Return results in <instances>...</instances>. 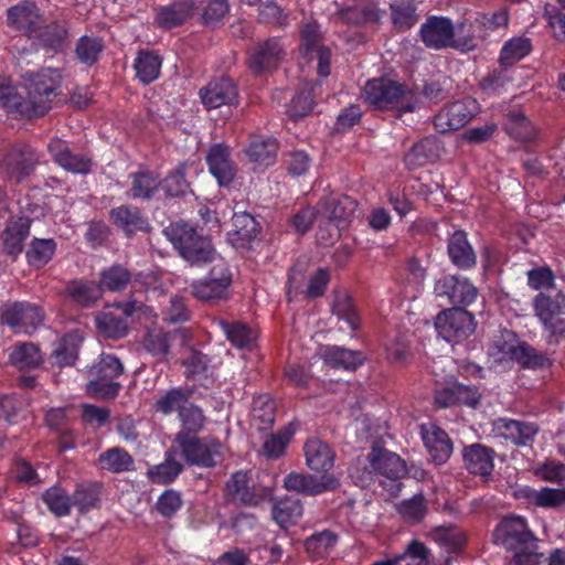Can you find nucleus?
<instances>
[{
	"instance_id": "obj_2",
	"label": "nucleus",
	"mask_w": 565,
	"mask_h": 565,
	"mask_svg": "<svg viewBox=\"0 0 565 565\" xmlns=\"http://www.w3.org/2000/svg\"><path fill=\"white\" fill-rule=\"evenodd\" d=\"M494 540L513 553L512 565H539L537 540L524 518L504 519L495 529Z\"/></svg>"
},
{
	"instance_id": "obj_7",
	"label": "nucleus",
	"mask_w": 565,
	"mask_h": 565,
	"mask_svg": "<svg viewBox=\"0 0 565 565\" xmlns=\"http://www.w3.org/2000/svg\"><path fill=\"white\" fill-rule=\"evenodd\" d=\"M494 362L515 361L524 367H541L545 364L546 358L539 354L532 347L518 340L515 333L503 331L497 339L490 351Z\"/></svg>"
},
{
	"instance_id": "obj_44",
	"label": "nucleus",
	"mask_w": 565,
	"mask_h": 565,
	"mask_svg": "<svg viewBox=\"0 0 565 565\" xmlns=\"http://www.w3.org/2000/svg\"><path fill=\"white\" fill-rule=\"evenodd\" d=\"M67 30L65 25L60 23H53L46 25L45 23L39 30L36 35H33V40L38 41L39 45L43 49L58 52L64 47Z\"/></svg>"
},
{
	"instance_id": "obj_41",
	"label": "nucleus",
	"mask_w": 565,
	"mask_h": 565,
	"mask_svg": "<svg viewBox=\"0 0 565 565\" xmlns=\"http://www.w3.org/2000/svg\"><path fill=\"white\" fill-rule=\"evenodd\" d=\"M193 0H180L169 7H163L157 12V22L163 28H173L183 23L193 10Z\"/></svg>"
},
{
	"instance_id": "obj_40",
	"label": "nucleus",
	"mask_w": 565,
	"mask_h": 565,
	"mask_svg": "<svg viewBox=\"0 0 565 565\" xmlns=\"http://www.w3.org/2000/svg\"><path fill=\"white\" fill-rule=\"evenodd\" d=\"M276 406L269 395H259L253 399L252 424L258 430L270 428L275 422Z\"/></svg>"
},
{
	"instance_id": "obj_57",
	"label": "nucleus",
	"mask_w": 565,
	"mask_h": 565,
	"mask_svg": "<svg viewBox=\"0 0 565 565\" xmlns=\"http://www.w3.org/2000/svg\"><path fill=\"white\" fill-rule=\"evenodd\" d=\"M531 51V42L526 38H514L508 41L500 54V61L504 65H512L522 60Z\"/></svg>"
},
{
	"instance_id": "obj_50",
	"label": "nucleus",
	"mask_w": 565,
	"mask_h": 565,
	"mask_svg": "<svg viewBox=\"0 0 565 565\" xmlns=\"http://www.w3.org/2000/svg\"><path fill=\"white\" fill-rule=\"evenodd\" d=\"M99 465L111 472H122L132 468L134 459L126 450L114 447L100 454Z\"/></svg>"
},
{
	"instance_id": "obj_21",
	"label": "nucleus",
	"mask_w": 565,
	"mask_h": 565,
	"mask_svg": "<svg viewBox=\"0 0 565 565\" xmlns=\"http://www.w3.org/2000/svg\"><path fill=\"white\" fill-rule=\"evenodd\" d=\"M49 151L54 161L66 171L86 174L92 170V159L86 154L72 152L61 139L52 140L49 143Z\"/></svg>"
},
{
	"instance_id": "obj_52",
	"label": "nucleus",
	"mask_w": 565,
	"mask_h": 565,
	"mask_svg": "<svg viewBox=\"0 0 565 565\" xmlns=\"http://www.w3.org/2000/svg\"><path fill=\"white\" fill-rule=\"evenodd\" d=\"M505 130L513 138L529 141L535 137V128L521 111H512L505 120Z\"/></svg>"
},
{
	"instance_id": "obj_20",
	"label": "nucleus",
	"mask_w": 565,
	"mask_h": 565,
	"mask_svg": "<svg viewBox=\"0 0 565 565\" xmlns=\"http://www.w3.org/2000/svg\"><path fill=\"white\" fill-rule=\"evenodd\" d=\"M484 25H487L484 18H480L478 13L465 18L456 26L455 49L463 52L477 49L487 35Z\"/></svg>"
},
{
	"instance_id": "obj_22",
	"label": "nucleus",
	"mask_w": 565,
	"mask_h": 565,
	"mask_svg": "<svg viewBox=\"0 0 565 565\" xmlns=\"http://www.w3.org/2000/svg\"><path fill=\"white\" fill-rule=\"evenodd\" d=\"M330 280L329 271L324 268H319L313 275L310 276L306 290L302 289L305 277L303 273L298 268H292L288 278V297L305 292L310 298H317L323 295Z\"/></svg>"
},
{
	"instance_id": "obj_16",
	"label": "nucleus",
	"mask_w": 565,
	"mask_h": 565,
	"mask_svg": "<svg viewBox=\"0 0 565 565\" xmlns=\"http://www.w3.org/2000/svg\"><path fill=\"white\" fill-rule=\"evenodd\" d=\"M35 162V157L29 148L14 147L0 164V177L12 183H20L32 173Z\"/></svg>"
},
{
	"instance_id": "obj_62",
	"label": "nucleus",
	"mask_w": 565,
	"mask_h": 565,
	"mask_svg": "<svg viewBox=\"0 0 565 565\" xmlns=\"http://www.w3.org/2000/svg\"><path fill=\"white\" fill-rule=\"evenodd\" d=\"M56 245L53 239H34L28 250L29 263L33 266H44L52 258Z\"/></svg>"
},
{
	"instance_id": "obj_29",
	"label": "nucleus",
	"mask_w": 565,
	"mask_h": 565,
	"mask_svg": "<svg viewBox=\"0 0 565 565\" xmlns=\"http://www.w3.org/2000/svg\"><path fill=\"white\" fill-rule=\"evenodd\" d=\"M337 483V480L330 476H323L321 480H318L313 476L299 473H290L284 481L286 489L308 494H318L326 490L334 489Z\"/></svg>"
},
{
	"instance_id": "obj_48",
	"label": "nucleus",
	"mask_w": 565,
	"mask_h": 565,
	"mask_svg": "<svg viewBox=\"0 0 565 565\" xmlns=\"http://www.w3.org/2000/svg\"><path fill=\"white\" fill-rule=\"evenodd\" d=\"M81 341L77 333H68L62 338L53 351L55 363L60 366L72 365L77 359Z\"/></svg>"
},
{
	"instance_id": "obj_63",
	"label": "nucleus",
	"mask_w": 565,
	"mask_h": 565,
	"mask_svg": "<svg viewBox=\"0 0 565 565\" xmlns=\"http://www.w3.org/2000/svg\"><path fill=\"white\" fill-rule=\"evenodd\" d=\"M315 85L306 84V86L291 99L288 114L292 118H299L308 115L313 108L312 92Z\"/></svg>"
},
{
	"instance_id": "obj_59",
	"label": "nucleus",
	"mask_w": 565,
	"mask_h": 565,
	"mask_svg": "<svg viewBox=\"0 0 565 565\" xmlns=\"http://www.w3.org/2000/svg\"><path fill=\"white\" fill-rule=\"evenodd\" d=\"M20 86H14L10 78L0 76V108L20 115Z\"/></svg>"
},
{
	"instance_id": "obj_8",
	"label": "nucleus",
	"mask_w": 565,
	"mask_h": 565,
	"mask_svg": "<svg viewBox=\"0 0 565 565\" xmlns=\"http://www.w3.org/2000/svg\"><path fill=\"white\" fill-rule=\"evenodd\" d=\"M124 372L121 362L111 354H102L89 370L87 393L93 397L114 398L120 384L116 381Z\"/></svg>"
},
{
	"instance_id": "obj_46",
	"label": "nucleus",
	"mask_w": 565,
	"mask_h": 565,
	"mask_svg": "<svg viewBox=\"0 0 565 565\" xmlns=\"http://www.w3.org/2000/svg\"><path fill=\"white\" fill-rule=\"evenodd\" d=\"M160 68L161 58L152 52H140L135 61L137 77L143 84H149L157 79L160 74Z\"/></svg>"
},
{
	"instance_id": "obj_26",
	"label": "nucleus",
	"mask_w": 565,
	"mask_h": 565,
	"mask_svg": "<svg viewBox=\"0 0 565 565\" xmlns=\"http://www.w3.org/2000/svg\"><path fill=\"white\" fill-rule=\"evenodd\" d=\"M422 438L431 459L440 465L448 460L452 446L447 434L434 424L422 425Z\"/></svg>"
},
{
	"instance_id": "obj_4",
	"label": "nucleus",
	"mask_w": 565,
	"mask_h": 565,
	"mask_svg": "<svg viewBox=\"0 0 565 565\" xmlns=\"http://www.w3.org/2000/svg\"><path fill=\"white\" fill-rule=\"evenodd\" d=\"M164 235L179 250L180 255L191 265H203L222 259L211 245V242L203 235H199L188 224L175 223L164 230Z\"/></svg>"
},
{
	"instance_id": "obj_60",
	"label": "nucleus",
	"mask_w": 565,
	"mask_h": 565,
	"mask_svg": "<svg viewBox=\"0 0 565 565\" xmlns=\"http://www.w3.org/2000/svg\"><path fill=\"white\" fill-rule=\"evenodd\" d=\"M332 310L340 320H343L348 324L349 329H358L360 324V318L351 298L347 294L337 295L333 301Z\"/></svg>"
},
{
	"instance_id": "obj_35",
	"label": "nucleus",
	"mask_w": 565,
	"mask_h": 565,
	"mask_svg": "<svg viewBox=\"0 0 565 565\" xmlns=\"http://www.w3.org/2000/svg\"><path fill=\"white\" fill-rule=\"evenodd\" d=\"M180 455L177 445L173 443L170 450L166 452V460L148 470V476L156 483L172 482L182 471V465L177 460Z\"/></svg>"
},
{
	"instance_id": "obj_32",
	"label": "nucleus",
	"mask_w": 565,
	"mask_h": 565,
	"mask_svg": "<svg viewBox=\"0 0 565 565\" xmlns=\"http://www.w3.org/2000/svg\"><path fill=\"white\" fill-rule=\"evenodd\" d=\"M307 466L315 471L324 472L334 463V454L328 444L319 439H309L305 445Z\"/></svg>"
},
{
	"instance_id": "obj_64",
	"label": "nucleus",
	"mask_w": 565,
	"mask_h": 565,
	"mask_svg": "<svg viewBox=\"0 0 565 565\" xmlns=\"http://www.w3.org/2000/svg\"><path fill=\"white\" fill-rule=\"evenodd\" d=\"M43 501L50 511L57 516H64L70 513L72 501L61 488L54 487L49 489L43 494Z\"/></svg>"
},
{
	"instance_id": "obj_51",
	"label": "nucleus",
	"mask_w": 565,
	"mask_h": 565,
	"mask_svg": "<svg viewBox=\"0 0 565 565\" xmlns=\"http://www.w3.org/2000/svg\"><path fill=\"white\" fill-rule=\"evenodd\" d=\"M233 226L231 241L236 245L249 242L257 234V222L248 213L234 214Z\"/></svg>"
},
{
	"instance_id": "obj_61",
	"label": "nucleus",
	"mask_w": 565,
	"mask_h": 565,
	"mask_svg": "<svg viewBox=\"0 0 565 565\" xmlns=\"http://www.w3.org/2000/svg\"><path fill=\"white\" fill-rule=\"evenodd\" d=\"M186 164L182 163L169 173L160 183L167 195L180 196L184 195L189 190V183L185 180Z\"/></svg>"
},
{
	"instance_id": "obj_6",
	"label": "nucleus",
	"mask_w": 565,
	"mask_h": 565,
	"mask_svg": "<svg viewBox=\"0 0 565 565\" xmlns=\"http://www.w3.org/2000/svg\"><path fill=\"white\" fill-rule=\"evenodd\" d=\"M367 460L370 462L371 470L363 472V475L358 476L354 468L350 469V476L355 480V482L359 486L364 487L372 479V473L379 472L386 478V480L381 481L383 488L391 495H397L402 487L398 480L406 475L405 462L399 458V456L387 450L373 448L367 455Z\"/></svg>"
},
{
	"instance_id": "obj_9",
	"label": "nucleus",
	"mask_w": 565,
	"mask_h": 565,
	"mask_svg": "<svg viewBox=\"0 0 565 565\" xmlns=\"http://www.w3.org/2000/svg\"><path fill=\"white\" fill-rule=\"evenodd\" d=\"M174 444L189 465L213 467L223 458V446L214 439H200L180 431L175 435Z\"/></svg>"
},
{
	"instance_id": "obj_55",
	"label": "nucleus",
	"mask_w": 565,
	"mask_h": 565,
	"mask_svg": "<svg viewBox=\"0 0 565 565\" xmlns=\"http://www.w3.org/2000/svg\"><path fill=\"white\" fill-rule=\"evenodd\" d=\"M142 348L151 355L163 359L170 349V333L161 329H151L147 332Z\"/></svg>"
},
{
	"instance_id": "obj_14",
	"label": "nucleus",
	"mask_w": 565,
	"mask_h": 565,
	"mask_svg": "<svg viewBox=\"0 0 565 565\" xmlns=\"http://www.w3.org/2000/svg\"><path fill=\"white\" fill-rule=\"evenodd\" d=\"M438 298H444L450 305L469 306L478 297L477 288L466 278L447 275L438 279L434 288Z\"/></svg>"
},
{
	"instance_id": "obj_30",
	"label": "nucleus",
	"mask_w": 565,
	"mask_h": 565,
	"mask_svg": "<svg viewBox=\"0 0 565 565\" xmlns=\"http://www.w3.org/2000/svg\"><path fill=\"white\" fill-rule=\"evenodd\" d=\"M533 307L540 321H550L565 312V295L557 290L540 292L533 300Z\"/></svg>"
},
{
	"instance_id": "obj_45",
	"label": "nucleus",
	"mask_w": 565,
	"mask_h": 565,
	"mask_svg": "<svg viewBox=\"0 0 565 565\" xmlns=\"http://www.w3.org/2000/svg\"><path fill=\"white\" fill-rule=\"evenodd\" d=\"M226 338L238 349H252L255 344L257 332L242 322L221 323Z\"/></svg>"
},
{
	"instance_id": "obj_53",
	"label": "nucleus",
	"mask_w": 565,
	"mask_h": 565,
	"mask_svg": "<svg viewBox=\"0 0 565 565\" xmlns=\"http://www.w3.org/2000/svg\"><path fill=\"white\" fill-rule=\"evenodd\" d=\"M338 537L330 531H322L307 539L305 547L312 558L327 556L335 546Z\"/></svg>"
},
{
	"instance_id": "obj_24",
	"label": "nucleus",
	"mask_w": 565,
	"mask_h": 565,
	"mask_svg": "<svg viewBox=\"0 0 565 565\" xmlns=\"http://www.w3.org/2000/svg\"><path fill=\"white\" fill-rule=\"evenodd\" d=\"M209 170L221 186L232 183L236 168L231 160L230 149L224 145L213 146L206 158Z\"/></svg>"
},
{
	"instance_id": "obj_43",
	"label": "nucleus",
	"mask_w": 565,
	"mask_h": 565,
	"mask_svg": "<svg viewBox=\"0 0 565 565\" xmlns=\"http://www.w3.org/2000/svg\"><path fill=\"white\" fill-rule=\"evenodd\" d=\"M384 349L386 359L395 365L407 364L412 355L407 335L399 332L387 337Z\"/></svg>"
},
{
	"instance_id": "obj_56",
	"label": "nucleus",
	"mask_w": 565,
	"mask_h": 565,
	"mask_svg": "<svg viewBox=\"0 0 565 565\" xmlns=\"http://www.w3.org/2000/svg\"><path fill=\"white\" fill-rule=\"evenodd\" d=\"M131 178L130 195L134 199H149L160 185L157 175L151 172L134 173Z\"/></svg>"
},
{
	"instance_id": "obj_13",
	"label": "nucleus",
	"mask_w": 565,
	"mask_h": 565,
	"mask_svg": "<svg viewBox=\"0 0 565 565\" xmlns=\"http://www.w3.org/2000/svg\"><path fill=\"white\" fill-rule=\"evenodd\" d=\"M41 309L28 302L6 303L0 308V319L12 328L30 333L43 322Z\"/></svg>"
},
{
	"instance_id": "obj_37",
	"label": "nucleus",
	"mask_w": 565,
	"mask_h": 565,
	"mask_svg": "<svg viewBox=\"0 0 565 565\" xmlns=\"http://www.w3.org/2000/svg\"><path fill=\"white\" fill-rule=\"evenodd\" d=\"M114 223L127 235L148 230V222L140 215V212L127 205H121L111 211Z\"/></svg>"
},
{
	"instance_id": "obj_17",
	"label": "nucleus",
	"mask_w": 565,
	"mask_h": 565,
	"mask_svg": "<svg viewBox=\"0 0 565 565\" xmlns=\"http://www.w3.org/2000/svg\"><path fill=\"white\" fill-rule=\"evenodd\" d=\"M420 38L427 47L434 50L455 47L456 28L450 19L434 15L420 26Z\"/></svg>"
},
{
	"instance_id": "obj_15",
	"label": "nucleus",
	"mask_w": 565,
	"mask_h": 565,
	"mask_svg": "<svg viewBox=\"0 0 565 565\" xmlns=\"http://www.w3.org/2000/svg\"><path fill=\"white\" fill-rule=\"evenodd\" d=\"M300 39V54L309 60L316 58L318 74L328 76L330 74V50L319 44V25L316 22L306 23L301 29Z\"/></svg>"
},
{
	"instance_id": "obj_5",
	"label": "nucleus",
	"mask_w": 565,
	"mask_h": 565,
	"mask_svg": "<svg viewBox=\"0 0 565 565\" xmlns=\"http://www.w3.org/2000/svg\"><path fill=\"white\" fill-rule=\"evenodd\" d=\"M164 235L179 250L180 255L191 265H203L222 259L211 245V242L203 235H199L188 224L175 223L164 230Z\"/></svg>"
},
{
	"instance_id": "obj_47",
	"label": "nucleus",
	"mask_w": 565,
	"mask_h": 565,
	"mask_svg": "<svg viewBox=\"0 0 565 565\" xmlns=\"http://www.w3.org/2000/svg\"><path fill=\"white\" fill-rule=\"evenodd\" d=\"M9 360L19 369H29L38 366L42 361V355L33 343H20L10 349Z\"/></svg>"
},
{
	"instance_id": "obj_19",
	"label": "nucleus",
	"mask_w": 565,
	"mask_h": 565,
	"mask_svg": "<svg viewBox=\"0 0 565 565\" xmlns=\"http://www.w3.org/2000/svg\"><path fill=\"white\" fill-rule=\"evenodd\" d=\"M7 21L11 28L23 32L30 39L36 35L45 23L36 4L30 1H22L11 7L7 12Z\"/></svg>"
},
{
	"instance_id": "obj_36",
	"label": "nucleus",
	"mask_w": 565,
	"mask_h": 565,
	"mask_svg": "<svg viewBox=\"0 0 565 565\" xmlns=\"http://www.w3.org/2000/svg\"><path fill=\"white\" fill-rule=\"evenodd\" d=\"M30 231V220L28 217H19L11 221L3 235V244L6 250L10 255H18L23 249V242L28 237Z\"/></svg>"
},
{
	"instance_id": "obj_34",
	"label": "nucleus",
	"mask_w": 565,
	"mask_h": 565,
	"mask_svg": "<svg viewBox=\"0 0 565 565\" xmlns=\"http://www.w3.org/2000/svg\"><path fill=\"white\" fill-rule=\"evenodd\" d=\"M448 254L459 268H470L476 264V254L462 231H456L449 238Z\"/></svg>"
},
{
	"instance_id": "obj_42",
	"label": "nucleus",
	"mask_w": 565,
	"mask_h": 565,
	"mask_svg": "<svg viewBox=\"0 0 565 565\" xmlns=\"http://www.w3.org/2000/svg\"><path fill=\"white\" fill-rule=\"evenodd\" d=\"M440 147L435 138H425L416 143L405 156L411 167H420L435 161L439 157Z\"/></svg>"
},
{
	"instance_id": "obj_54",
	"label": "nucleus",
	"mask_w": 565,
	"mask_h": 565,
	"mask_svg": "<svg viewBox=\"0 0 565 565\" xmlns=\"http://www.w3.org/2000/svg\"><path fill=\"white\" fill-rule=\"evenodd\" d=\"M67 290L72 299L81 306H90L102 296V287L82 280L72 281Z\"/></svg>"
},
{
	"instance_id": "obj_33",
	"label": "nucleus",
	"mask_w": 565,
	"mask_h": 565,
	"mask_svg": "<svg viewBox=\"0 0 565 565\" xmlns=\"http://www.w3.org/2000/svg\"><path fill=\"white\" fill-rule=\"evenodd\" d=\"M463 460L467 469L473 475L488 476L493 470V451L480 444L465 448Z\"/></svg>"
},
{
	"instance_id": "obj_11",
	"label": "nucleus",
	"mask_w": 565,
	"mask_h": 565,
	"mask_svg": "<svg viewBox=\"0 0 565 565\" xmlns=\"http://www.w3.org/2000/svg\"><path fill=\"white\" fill-rule=\"evenodd\" d=\"M232 282V275L224 259L213 265L209 277L191 286L192 295L202 301H212L225 298Z\"/></svg>"
},
{
	"instance_id": "obj_25",
	"label": "nucleus",
	"mask_w": 565,
	"mask_h": 565,
	"mask_svg": "<svg viewBox=\"0 0 565 565\" xmlns=\"http://www.w3.org/2000/svg\"><path fill=\"white\" fill-rule=\"evenodd\" d=\"M202 103L207 109L232 105L237 99V89L230 78L211 82L200 90Z\"/></svg>"
},
{
	"instance_id": "obj_39",
	"label": "nucleus",
	"mask_w": 565,
	"mask_h": 565,
	"mask_svg": "<svg viewBox=\"0 0 565 565\" xmlns=\"http://www.w3.org/2000/svg\"><path fill=\"white\" fill-rule=\"evenodd\" d=\"M321 354L324 363L334 369L354 370L363 361L360 352L340 347H328Z\"/></svg>"
},
{
	"instance_id": "obj_1",
	"label": "nucleus",
	"mask_w": 565,
	"mask_h": 565,
	"mask_svg": "<svg viewBox=\"0 0 565 565\" xmlns=\"http://www.w3.org/2000/svg\"><path fill=\"white\" fill-rule=\"evenodd\" d=\"M363 98L376 109L399 114L412 113L420 106V94L413 86L383 77L366 82Z\"/></svg>"
},
{
	"instance_id": "obj_18",
	"label": "nucleus",
	"mask_w": 565,
	"mask_h": 565,
	"mask_svg": "<svg viewBox=\"0 0 565 565\" xmlns=\"http://www.w3.org/2000/svg\"><path fill=\"white\" fill-rule=\"evenodd\" d=\"M477 111V102L465 98L447 105L435 117V127L439 132H448L463 127Z\"/></svg>"
},
{
	"instance_id": "obj_31",
	"label": "nucleus",
	"mask_w": 565,
	"mask_h": 565,
	"mask_svg": "<svg viewBox=\"0 0 565 565\" xmlns=\"http://www.w3.org/2000/svg\"><path fill=\"white\" fill-rule=\"evenodd\" d=\"M245 153L255 169H265L276 161L277 142L273 138L254 137Z\"/></svg>"
},
{
	"instance_id": "obj_3",
	"label": "nucleus",
	"mask_w": 565,
	"mask_h": 565,
	"mask_svg": "<svg viewBox=\"0 0 565 565\" xmlns=\"http://www.w3.org/2000/svg\"><path fill=\"white\" fill-rule=\"evenodd\" d=\"M61 75L56 70L45 68L24 78L20 86L21 116H42L46 114L56 96Z\"/></svg>"
},
{
	"instance_id": "obj_28",
	"label": "nucleus",
	"mask_w": 565,
	"mask_h": 565,
	"mask_svg": "<svg viewBox=\"0 0 565 565\" xmlns=\"http://www.w3.org/2000/svg\"><path fill=\"white\" fill-rule=\"evenodd\" d=\"M341 7L333 20H341L348 23L360 24L374 22L379 19L377 10L362 0H341Z\"/></svg>"
},
{
	"instance_id": "obj_27",
	"label": "nucleus",
	"mask_w": 565,
	"mask_h": 565,
	"mask_svg": "<svg viewBox=\"0 0 565 565\" xmlns=\"http://www.w3.org/2000/svg\"><path fill=\"white\" fill-rule=\"evenodd\" d=\"M536 431V427L529 423L509 418H498L493 422L495 436L509 439L515 445H526L533 439Z\"/></svg>"
},
{
	"instance_id": "obj_12",
	"label": "nucleus",
	"mask_w": 565,
	"mask_h": 565,
	"mask_svg": "<svg viewBox=\"0 0 565 565\" xmlns=\"http://www.w3.org/2000/svg\"><path fill=\"white\" fill-rule=\"evenodd\" d=\"M358 204L347 195L329 196L324 199L319 206V216L321 220H328L333 223L329 232V238L339 236V230L344 226L354 216Z\"/></svg>"
},
{
	"instance_id": "obj_38",
	"label": "nucleus",
	"mask_w": 565,
	"mask_h": 565,
	"mask_svg": "<svg viewBox=\"0 0 565 565\" xmlns=\"http://www.w3.org/2000/svg\"><path fill=\"white\" fill-rule=\"evenodd\" d=\"M519 494L541 508H557L565 504V489L542 488L540 490L525 487Z\"/></svg>"
},
{
	"instance_id": "obj_10",
	"label": "nucleus",
	"mask_w": 565,
	"mask_h": 565,
	"mask_svg": "<svg viewBox=\"0 0 565 565\" xmlns=\"http://www.w3.org/2000/svg\"><path fill=\"white\" fill-rule=\"evenodd\" d=\"M435 328L447 342H460L473 333L476 324L470 312L454 308L437 316Z\"/></svg>"
},
{
	"instance_id": "obj_23",
	"label": "nucleus",
	"mask_w": 565,
	"mask_h": 565,
	"mask_svg": "<svg viewBox=\"0 0 565 565\" xmlns=\"http://www.w3.org/2000/svg\"><path fill=\"white\" fill-rule=\"evenodd\" d=\"M285 55V49L276 39L258 44L249 55V67L256 74L278 66Z\"/></svg>"
},
{
	"instance_id": "obj_58",
	"label": "nucleus",
	"mask_w": 565,
	"mask_h": 565,
	"mask_svg": "<svg viewBox=\"0 0 565 565\" xmlns=\"http://www.w3.org/2000/svg\"><path fill=\"white\" fill-rule=\"evenodd\" d=\"M96 327L106 338L120 339L127 334V326L124 320L111 312H103L96 317Z\"/></svg>"
},
{
	"instance_id": "obj_49",
	"label": "nucleus",
	"mask_w": 565,
	"mask_h": 565,
	"mask_svg": "<svg viewBox=\"0 0 565 565\" xmlns=\"http://www.w3.org/2000/svg\"><path fill=\"white\" fill-rule=\"evenodd\" d=\"M302 514V507L297 499L286 498L273 508V518L281 527L294 524Z\"/></svg>"
}]
</instances>
